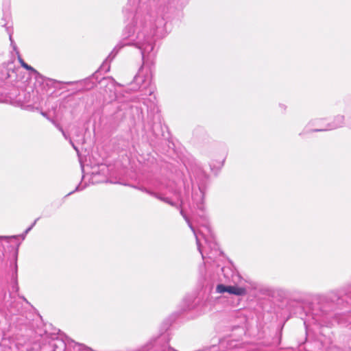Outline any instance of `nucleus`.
<instances>
[{
	"label": "nucleus",
	"instance_id": "obj_1",
	"mask_svg": "<svg viewBox=\"0 0 351 351\" xmlns=\"http://www.w3.org/2000/svg\"><path fill=\"white\" fill-rule=\"evenodd\" d=\"M164 0H128L123 9L125 21H130L123 31V40L115 47L91 76L77 82L86 90L93 88L99 82L98 75L110 71L111 62L119 50L124 46H134L138 49L144 61L147 56L153 53L156 39L161 36L166 22L164 17Z\"/></svg>",
	"mask_w": 351,
	"mask_h": 351
},
{
	"label": "nucleus",
	"instance_id": "obj_2",
	"mask_svg": "<svg viewBox=\"0 0 351 351\" xmlns=\"http://www.w3.org/2000/svg\"><path fill=\"white\" fill-rule=\"evenodd\" d=\"M295 294L298 298L295 300L299 303H304L310 297L313 298L314 302L310 304L308 316L318 326H328L334 322L351 323V285L313 295L301 291Z\"/></svg>",
	"mask_w": 351,
	"mask_h": 351
},
{
	"label": "nucleus",
	"instance_id": "obj_3",
	"mask_svg": "<svg viewBox=\"0 0 351 351\" xmlns=\"http://www.w3.org/2000/svg\"><path fill=\"white\" fill-rule=\"evenodd\" d=\"M190 177L192 184V200L197 210V215L206 219L204 197L208 183V176L202 168L195 165L190 169Z\"/></svg>",
	"mask_w": 351,
	"mask_h": 351
},
{
	"label": "nucleus",
	"instance_id": "obj_4",
	"mask_svg": "<svg viewBox=\"0 0 351 351\" xmlns=\"http://www.w3.org/2000/svg\"><path fill=\"white\" fill-rule=\"evenodd\" d=\"M147 185L157 193H174L172 182L165 178H150L147 180Z\"/></svg>",
	"mask_w": 351,
	"mask_h": 351
},
{
	"label": "nucleus",
	"instance_id": "obj_5",
	"mask_svg": "<svg viewBox=\"0 0 351 351\" xmlns=\"http://www.w3.org/2000/svg\"><path fill=\"white\" fill-rule=\"evenodd\" d=\"M149 84V76L144 73L143 66L142 65L139 68L137 73L134 75L133 81L130 83V89L133 91H136L141 88H145Z\"/></svg>",
	"mask_w": 351,
	"mask_h": 351
},
{
	"label": "nucleus",
	"instance_id": "obj_6",
	"mask_svg": "<svg viewBox=\"0 0 351 351\" xmlns=\"http://www.w3.org/2000/svg\"><path fill=\"white\" fill-rule=\"evenodd\" d=\"M25 66L23 68L25 70L29 71L32 75L35 76L37 80H42V83L46 84L47 86H51L54 88H57L58 84L63 83L62 82L58 81L56 80H53L51 78H47L44 77L42 74H40L37 70H36L34 67L27 64L25 65Z\"/></svg>",
	"mask_w": 351,
	"mask_h": 351
},
{
	"label": "nucleus",
	"instance_id": "obj_7",
	"mask_svg": "<svg viewBox=\"0 0 351 351\" xmlns=\"http://www.w3.org/2000/svg\"><path fill=\"white\" fill-rule=\"evenodd\" d=\"M344 125V116L337 115L334 117L332 121L327 123L325 128H315L313 130V132H324L335 130L341 128Z\"/></svg>",
	"mask_w": 351,
	"mask_h": 351
},
{
	"label": "nucleus",
	"instance_id": "obj_8",
	"mask_svg": "<svg viewBox=\"0 0 351 351\" xmlns=\"http://www.w3.org/2000/svg\"><path fill=\"white\" fill-rule=\"evenodd\" d=\"M325 119H315L311 120L304 130L299 134V136H303L308 133L313 132V130L315 128H323L326 127V124H324Z\"/></svg>",
	"mask_w": 351,
	"mask_h": 351
},
{
	"label": "nucleus",
	"instance_id": "obj_9",
	"mask_svg": "<svg viewBox=\"0 0 351 351\" xmlns=\"http://www.w3.org/2000/svg\"><path fill=\"white\" fill-rule=\"evenodd\" d=\"M11 14L9 11H3V16L1 19V25L5 28V31L9 35L10 42L12 43V23L11 21Z\"/></svg>",
	"mask_w": 351,
	"mask_h": 351
},
{
	"label": "nucleus",
	"instance_id": "obj_10",
	"mask_svg": "<svg viewBox=\"0 0 351 351\" xmlns=\"http://www.w3.org/2000/svg\"><path fill=\"white\" fill-rule=\"evenodd\" d=\"M3 307L6 308L10 314L15 315L20 313L21 304L20 302H16L15 300L12 301V298L10 293L9 299L8 301H5Z\"/></svg>",
	"mask_w": 351,
	"mask_h": 351
},
{
	"label": "nucleus",
	"instance_id": "obj_11",
	"mask_svg": "<svg viewBox=\"0 0 351 351\" xmlns=\"http://www.w3.org/2000/svg\"><path fill=\"white\" fill-rule=\"evenodd\" d=\"M198 302L199 300L193 295L186 297L183 300L182 311H189L195 309Z\"/></svg>",
	"mask_w": 351,
	"mask_h": 351
},
{
	"label": "nucleus",
	"instance_id": "obj_12",
	"mask_svg": "<svg viewBox=\"0 0 351 351\" xmlns=\"http://www.w3.org/2000/svg\"><path fill=\"white\" fill-rule=\"evenodd\" d=\"M11 288L13 292L18 293L19 291L18 283V265L16 263V258L14 261L13 271L11 276Z\"/></svg>",
	"mask_w": 351,
	"mask_h": 351
},
{
	"label": "nucleus",
	"instance_id": "obj_13",
	"mask_svg": "<svg viewBox=\"0 0 351 351\" xmlns=\"http://www.w3.org/2000/svg\"><path fill=\"white\" fill-rule=\"evenodd\" d=\"M180 213L181 215L183 217V218L185 219V221L187 223V224H188L189 227L190 228V229L193 231V232L195 235L197 250L199 252V253L201 254L202 258L204 259L205 258V256H204V253L202 252V248H201V244H200L199 239L197 238V237L196 235L194 227L193 226L191 222L190 221L189 218L186 216V215L184 213V210L182 209H180Z\"/></svg>",
	"mask_w": 351,
	"mask_h": 351
},
{
	"label": "nucleus",
	"instance_id": "obj_14",
	"mask_svg": "<svg viewBox=\"0 0 351 351\" xmlns=\"http://www.w3.org/2000/svg\"><path fill=\"white\" fill-rule=\"evenodd\" d=\"M229 293L232 295L237 296H243L247 294L246 289L243 287H239L237 285H230Z\"/></svg>",
	"mask_w": 351,
	"mask_h": 351
},
{
	"label": "nucleus",
	"instance_id": "obj_15",
	"mask_svg": "<svg viewBox=\"0 0 351 351\" xmlns=\"http://www.w3.org/2000/svg\"><path fill=\"white\" fill-rule=\"evenodd\" d=\"M208 245L211 248L210 251L206 254L208 258L214 260L217 255H220L222 253L216 243H210Z\"/></svg>",
	"mask_w": 351,
	"mask_h": 351
},
{
	"label": "nucleus",
	"instance_id": "obj_16",
	"mask_svg": "<svg viewBox=\"0 0 351 351\" xmlns=\"http://www.w3.org/2000/svg\"><path fill=\"white\" fill-rule=\"evenodd\" d=\"M156 119H158V123L154 122L150 126V130L154 136L156 137H158L160 135V132L162 131V126L160 123V115L157 114Z\"/></svg>",
	"mask_w": 351,
	"mask_h": 351
},
{
	"label": "nucleus",
	"instance_id": "obj_17",
	"mask_svg": "<svg viewBox=\"0 0 351 351\" xmlns=\"http://www.w3.org/2000/svg\"><path fill=\"white\" fill-rule=\"evenodd\" d=\"M73 343L75 345H77L79 347V351H93L90 348L85 346L84 344L76 343L69 337H66V341H62V343L64 344V346H65L66 343Z\"/></svg>",
	"mask_w": 351,
	"mask_h": 351
},
{
	"label": "nucleus",
	"instance_id": "obj_18",
	"mask_svg": "<svg viewBox=\"0 0 351 351\" xmlns=\"http://www.w3.org/2000/svg\"><path fill=\"white\" fill-rule=\"evenodd\" d=\"M165 193H157L156 192V196H155L154 197L157 198L158 199H160V201L163 202H165L172 206H177V203H176L175 202L172 201L169 197H164L163 196V194H165Z\"/></svg>",
	"mask_w": 351,
	"mask_h": 351
},
{
	"label": "nucleus",
	"instance_id": "obj_19",
	"mask_svg": "<svg viewBox=\"0 0 351 351\" xmlns=\"http://www.w3.org/2000/svg\"><path fill=\"white\" fill-rule=\"evenodd\" d=\"M134 188L140 190L142 192L146 193L149 195H150L152 197L156 196V192L152 191L149 186H147V187L144 186H134Z\"/></svg>",
	"mask_w": 351,
	"mask_h": 351
},
{
	"label": "nucleus",
	"instance_id": "obj_20",
	"mask_svg": "<svg viewBox=\"0 0 351 351\" xmlns=\"http://www.w3.org/2000/svg\"><path fill=\"white\" fill-rule=\"evenodd\" d=\"M230 285H226L223 284H219L217 285L216 291L219 293H229Z\"/></svg>",
	"mask_w": 351,
	"mask_h": 351
},
{
	"label": "nucleus",
	"instance_id": "obj_21",
	"mask_svg": "<svg viewBox=\"0 0 351 351\" xmlns=\"http://www.w3.org/2000/svg\"><path fill=\"white\" fill-rule=\"evenodd\" d=\"M132 110H133V112H135L136 113L137 121H143V110L141 108L136 106L135 108H132Z\"/></svg>",
	"mask_w": 351,
	"mask_h": 351
},
{
	"label": "nucleus",
	"instance_id": "obj_22",
	"mask_svg": "<svg viewBox=\"0 0 351 351\" xmlns=\"http://www.w3.org/2000/svg\"><path fill=\"white\" fill-rule=\"evenodd\" d=\"M7 295H6V291L4 287H0V303L3 306V304L5 303V301H8L6 300Z\"/></svg>",
	"mask_w": 351,
	"mask_h": 351
},
{
	"label": "nucleus",
	"instance_id": "obj_23",
	"mask_svg": "<svg viewBox=\"0 0 351 351\" xmlns=\"http://www.w3.org/2000/svg\"><path fill=\"white\" fill-rule=\"evenodd\" d=\"M85 188V186H82L81 185V183H80L76 187L75 189L69 192L68 194H66L65 196H64V198L69 197V195H72L73 193H74L75 192H77V191H82Z\"/></svg>",
	"mask_w": 351,
	"mask_h": 351
},
{
	"label": "nucleus",
	"instance_id": "obj_24",
	"mask_svg": "<svg viewBox=\"0 0 351 351\" xmlns=\"http://www.w3.org/2000/svg\"><path fill=\"white\" fill-rule=\"evenodd\" d=\"M39 220V218H37L34 220V221L25 230L24 234L27 235V234L34 228L36 225V222Z\"/></svg>",
	"mask_w": 351,
	"mask_h": 351
},
{
	"label": "nucleus",
	"instance_id": "obj_25",
	"mask_svg": "<svg viewBox=\"0 0 351 351\" xmlns=\"http://www.w3.org/2000/svg\"><path fill=\"white\" fill-rule=\"evenodd\" d=\"M18 60L21 64V66L24 68L27 63H26L24 60L20 56L19 51H17Z\"/></svg>",
	"mask_w": 351,
	"mask_h": 351
},
{
	"label": "nucleus",
	"instance_id": "obj_26",
	"mask_svg": "<svg viewBox=\"0 0 351 351\" xmlns=\"http://www.w3.org/2000/svg\"><path fill=\"white\" fill-rule=\"evenodd\" d=\"M262 292L263 293H265V294L268 295H271L273 294L274 291H273V289L271 288L266 287V288H263L262 289Z\"/></svg>",
	"mask_w": 351,
	"mask_h": 351
},
{
	"label": "nucleus",
	"instance_id": "obj_27",
	"mask_svg": "<svg viewBox=\"0 0 351 351\" xmlns=\"http://www.w3.org/2000/svg\"><path fill=\"white\" fill-rule=\"evenodd\" d=\"M278 107L282 113H285L287 110V106L284 104H279Z\"/></svg>",
	"mask_w": 351,
	"mask_h": 351
},
{
	"label": "nucleus",
	"instance_id": "obj_28",
	"mask_svg": "<svg viewBox=\"0 0 351 351\" xmlns=\"http://www.w3.org/2000/svg\"><path fill=\"white\" fill-rule=\"evenodd\" d=\"M52 123L55 125V126L60 131L62 132L63 130L62 127L59 124L56 123L54 121H51Z\"/></svg>",
	"mask_w": 351,
	"mask_h": 351
},
{
	"label": "nucleus",
	"instance_id": "obj_29",
	"mask_svg": "<svg viewBox=\"0 0 351 351\" xmlns=\"http://www.w3.org/2000/svg\"><path fill=\"white\" fill-rule=\"evenodd\" d=\"M11 45H12V47H13V49H14V50L17 53V51H18V49H17V47H16V45H15V43H14V40H12V43L11 42Z\"/></svg>",
	"mask_w": 351,
	"mask_h": 351
},
{
	"label": "nucleus",
	"instance_id": "obj_30",
	"mask_svg": "<svg viewBox=\"0 0 351 351\" xmlns=\"http://www.w3.org/2000/svg\"><path fill=\"white\" fill-rule=\"evenodd\" d=\"M69 142H70L71 145H72V147H73V149L78 152L77 147L75 145V144L73 143L71 139H69Z\"/></svg>",
	"mask_w": 351,
	"mask_h": 351
},
{
	"label": "nucleus",
	"instance_id": "obj_31",
	"mask_svg": "<svg viewBox=\"0 0 351 351\" xmlns=\"http://www.w3.org/2000/svg\"><path fill=\"white\" fill-rule=\"evenodd\" d=\"M304 324L305 326L306 332H307L308 330H309V326L307 324V322L306 321L304 322Z\"/></svg>",
	"mask_w": 351,
	"mask_h": 351
},
{
	"label": "nucleus",
	"instance_id": "obj_32",
	"mask_svg": "<svg viewBox=\"0 0 351 351\" xmlns=\"http://www.w3.org/2000/svg\"><path fill=\"white\" fill-rule=\"evenodd\" d=\"M19 297L20 298H21L23 301H25L27 304H29V302L27 301V300L24 296L19 295Z\"/></svg>",
	"mask_w": 351,
	"mask_h": 351
},
{
	"label": "nucleus",
	"instance_id": "obj_33",
	"mask_svg": "<svg viewBox=\"0 0 351 351\" xmlns=\"http://www.w3.org/2000/svg\"><path fill=\"white\" fill-rule=\"evenodd\" d=\"M61 132H62V134L63 136H64L66 139H67V138H68V136H67V134H66V132H65L64 130H62Z\"/></svg>",
	"mask_w": 351,
	"mask_h": 351
},
{
	"label": "nucleus",
	"instance_id": "obj_34",
	"mask_svg": "<svg viewBox=\"0 0 351 351\" xmlns=\"http://www.w3.org/2000/svg\"><path fill=\"white\" fill-rule=\"evenodd\" d=\"M17 254H18V252L16 251L14 259H16V258H17ZM14 261L15 260H14L13 264L14 263ZM10 267H12V269H13L14 268V265H10Z\"/></svg>",
	"mask_w": 351,
	"mask_h": 351
},
{
	"label": "nucleus",
	"instance_id": "obj_35",
	"mask_svg": "<svg viewBox=\"0 0 351 351\" xmlns=\"http://www.w3.org/2000/svg\"><path fill=\"white\" fill-rule=\"evenodd\" d=\"M20 237L22 238V239H25L26 235L24 234V232L20 235Z\"/></svg>",
	"mask_w": 351,
	"mask_h": 351
},
{
	"label": "nucleus",
	"instance_id": "obj_36",
	"mask_svg": "<svg viewBox=\"0 0 351 351\" xmlns=\"http://www.w3.org/2000/svg\"><path fill=\"white\" fill-rule=\"evenodd\" d=\"M74 83H75V82H65V84H73Z\"/></svg>",
	"mask_w": 351,
	"mask_h": 351
},
{
	"label": "nucleus",
	"instance_id": "obj_37",
	"mask_svg": "<svg viewBox=\"0 0 351 351\" xmlns=\"http://www.w3.org/2000/svg\"><path fill=\"white\" fill-rule=\"evenodd\" d=\"M102 168L101 169V171H104V169H107L106 166L101 165Z\"/></svg>",
	"mask_w": 351,
	"mask_h": 351
},
{
	"label": "nucleus",
	"instance_id": "obj_38",
	"mask_svg": "<svg viewBox=\"0 0 351 351\" xmlns=\"http://www.w3.org/2000/svg\"><path fill=\"white\" fill-rule=\"evenodd\" d=\"M42 115L47 117V114L45 112H42Z\"/></svg>",
	"mask_w": 351,
	"mask_h": 351
},
{
	"label": "nucleus",
	"instance_id": "obj_39",
	"mask_svg": "<svg viewBox=\"0 0 351 351\" xmlns=\"http://www.w3.org/2000/svg\"><path fill=\"white\" fill-rule=\"evenodd\" d=\"M236 277H237V278H240V276L237 274V275L236 276Z\"/></svg>",
	"mask_w": 351,
	"mask_h": 351
},
{
	"label": "nucleus",
	"instance_id": "obj_40",
	"mask_svg": "<svg viewBox=\"0 0 351 351\" xmlns=\"http://www.w3.org/2000/svg\"><path fill=\"white\" fill-rule=\"evenodd\" d=\"M152 91L150 90L149 95H152Z\"/></svg>",
	"mask_w": 351,
	"mask_h": 351
}]
</instances>
